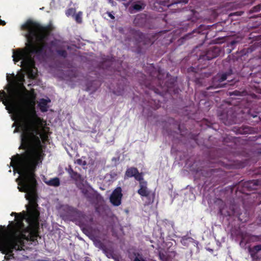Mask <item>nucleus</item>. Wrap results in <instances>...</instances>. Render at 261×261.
<instances>
[{
    "label": "nucleus",
    "mask_w": 261,
    "mask_h": 261,
    "mask_svg": "<svg viewBox=\"0 0 261 261\" xmlns=\"http://www.w3.org/2000/svg\"><path fill=\"white\" fill-rule=\"evenodd\" d=\"M22 34L27 42L25 47L12 50L13 61L22 69L12 79L7 75L8 84L6 93L0 96V100L11 114L14 121L12 126H16L14 133L22 130L20 148L25 150L23 154L13 156L11 162H42V142L46 138L42 126V120L37 116L35 109L36 94L23 86L24 76L34 79L37 75L34 58L40 57L47 47L51 48L53 42L49 44L50 37L47 28L38 23L28 21L21 27Z\"/></svg>",
    "instance_id": "nucleus-1"
},
{
    "label": "nucleus",
    "mask_w": 261,
    "mask_h": 261,
    "mask_svg": "<svg viewBox=\"0 0 261 261\" xmlns=\"http://www.w3.org/2000/svg\"><path fill=\"white\" fill-rule=\"evenodd\" d=\"M121 189L120 187L117 188L111 194L110 199L111 202L115 206H118L121 204L122 194Z\"/></svg>",
    "instance_id": "nucleus-2"
},
{
    "label": "nucleus",
    "mask_w": 261,
    "mask_h": 261,
    "mask_svg": "<svg viewBox=\"0 0 261 261\" xmlns=\"http://www.w3.org/2000/svg\"><path fill=\"white\" fill-rule=\"evenodd\" d=\"M133 176L138 180L141 181L143 180L142 174L139 173L137 169L135 168L128 169L125 173V177H131Z\"/></svg>",
    "instance_id": "nucleus-3"
},
{
    "label": "nucleus",
    "mask_w": 261,
    "mask_h": 261,
    "mask_svg": "<svg viewBox=\"0 0 261 261\" xmlns=\"http://www.w3.org/2000/svg\"><path fill=\"white\" fill-rule=\"evenodd\" d=\"M140 181V188L138 190V193L142 196H148L149 192L146 187V182L142 180Z\"/></svg>",
    "instance_id": "nucleus-4"
},
{
    "label": "nucleus",
    "mask_w": 261,
    "mask_h": 261,
    "mask_svg": "<svg viewBox=\"0 0 261 261\" xmlns=\"http://www.w3.org/2000/svg\"><path fill=\"white\" fill-rule=\"evenodd\" d=\"M50 102L49 98L44 99L42 98L39 101V107L42 112H46L47 111L49 107L48 103Z\"/></svg>",
    "instance_id": "nucleus-5"
},
{
    "label": "nucleus",
    "mask_w": 261,
    "mask_h": 261,
    "mask_svg": "<svg viewBox=\"0 0 261 261\" xmlns=\"http://www.w3.org/2000/svg\"><path fill=\"white\" fill-rule=\"evenodd\" d=\"M44 182L49 186H58L60 185V181L58 178H54Z\"/></svg>",
    "instance_id": "nucleus-6"
},
{
    "label": "nucleus",
    "mask_w": 261,
    "mask_h": 261,
    "mask_svg": "<svg viewBox=\"0 0 261 261\" xmlns=\"http://www.w3.org/2000/svg\"><path fill=\"white\" fill-rule=\"evenodd\" d=\"M145 5L142 3H138L134 4L133 6V8L134 10L136 11H139L143 9L144 8Z\"/></svg>",
    "instance_id": "nucleus-7"
},
{
    "label": "nucleus",
    "mask_w": 261,
    "mask_h": 261,
    "mask_svg": "<svg viewBox=\"0 0 261 261\" xmlns=\"http://www.w3.org/2000/svg\"><path fill=\"white\" fill-rule=\"evenodd\" d=\"M226 74H219L215 79V81H218L219 82H222L226 80Z\"/></svg>",
    "instance_id": "nucleus-8"
},
{
    "label": "nucleus",
    "mask_w": 261,
    "mask_h": 261,
    "mask_svg": "<svg viewBox=\"0 0 261 261\" xmlns=\"http://www.w3.org/2000/svg\"><path fill=\"white\" fill-rule=\"evenodd\" d=\"M260 250H261V245L255 246L253 248L249 249V251L251 255L253 254V252H257Z\"/></svg>",
    "instance_id": "nucleus-9"
},
{
    "label": "nucleus",
    "mask_w": 261,
    "mask_h": 261,
    "mask_svg": "<svg viewBox=\"0 0 261 261\" xmlns=\"http://www.w3.org/2000/svg\"><path fill=\"white\" fill-rule=\"evenodd\" d=\"M82 13L81 12H79L77 14L74 15L73 17L77 22L80 23L82 22Z\"/></svg>",
    "instance_id": "nucleus-10"
},
{
    "label": "nucleus",
    "mask_w": 261,
    "mask_h": 261,
    "mask_svg": "<svg viewBox=\"0 0 261 261\" xmlns=\"http://www.w3.org/2000/svg\"><path fill=\"white\" fill-rule=\"evenodd\" d=\"M75 13V9H74L73 8H71L66 11V14L67 16H74Z\"/></svg>",
    "instance_id": "nucleus-11"
},
{
    "label": "nucleus",
    "mask_w": 261,
    "mask_h": 261,
    "mask_svg": "<svg viewBox=\"0 0 261 261\" xmlns=\"http://www.w3.org/2000/svg\"><path fill=\"white\" fill-rule=\"evenodd\" d=\"M159 255L161 259L163 261H170L171 260V257H169L168 256H165V255L163 253H160Z\"/></svg>",
    "instance_id": "nucleus-12"
},
{
    "label": "nucleus",
    "mask_w": 261,
    "mask_h": 261,
    "mask_svg": "<svg viewBox=\"0 0 261 261\" xmlns=\"http://www.w3.org/2000/svg\"><path fill=\"white\" fill-rule=\"evenodd\" d=\"M76 163L79 165H86V162L83 161L81 159H78L76 161Z\"/></svg>",
    "instance_id": "nucleus-13"
},
{
    "label": "nucleus",
    "mask_w": 261,
    "mask_h": 261,
    "mask_svg": "<svg viewBox=\"0 0 261 261\" xmlns=\"http://www.w3.org/2000/svg\"><path fill=\"white\" fill-rule=\"evenodd\" d=\"M58 54L60 55V56H63V57H65L66 56V53L64 51H58Z\"/></svg>",
    "instance_id": "nucleus-14"
},
{
    "label": "nucleus",
    "mask_w": 261,
    "mask_h": 261,
    "mask_svg": "<svg viewBox=\"0 0 261 261\" xmlns=\"http://www.w3.org/2000/svg\"><path fill=\"white\" fill-rule=\"evenodd\" d=\"M5 24V22L4 21L0 19V24L4 25Z\"/></svg>",
    "instance_id": "nucleus-15"
},
{
    "label": "nucleus",
    "mask_w": 261,
    "mask_h": 261,
    "mask_svg": "<svg viewBox=\"0 0 261 261\" xmlns=\"http://www.w3.org/2000/svg\"><path fill=\"white\" fill-rule=\"evenodd\" d=\"M77 186H78L80 189H82V186H81L80 184H77Z\"/></svg>",
    "instance_id": "nucleus-16"
},
{
    "label": "nucleus",
    "mask_w": 261,
    "mask_h": 261,
    "mask_svg": "<svg viewBox=\"0 0 261 261\" xmlns=\"http://www.w3.org/2000/svg\"><path fill=\"white\" fill-rule=\"evenodd\" d=\"M109 16H110L111 18H114V16H113L112 15H111V14H109Z\"/></svg>",
    "instance_id": "nucleus-17"
},
{
    "label": "nucleus",
    "mask_w": 261,
    "mask_h": 261,
    "mask_svg": "<svg viewBox=\"0 0 261 261\" xmlns=\"http://www.w3.org/2000/svg\"><path fill=\"white\" fill-rule=\"evenodd\" d=\"M215 85L216 86V87H220V85L219 84H215Z\"/></svg>",
    "instance_id": "nucleus-18"
},
{
    "label": "nucleus",
    "mask_w": 261,
    "mask_h": 261,
    "mask_svg": "<svg viewBox=\"0 0 261 261\" xmlns=\"http://www.w3.org/2000/svg\"><path fill=\"white\" fill-rule=\"evenodd\" d=\"M62 261H65V260H64V259H63V260H62Z\"/></svg>",
    "instance_id": "nucleus-19"
}]
</instances>
